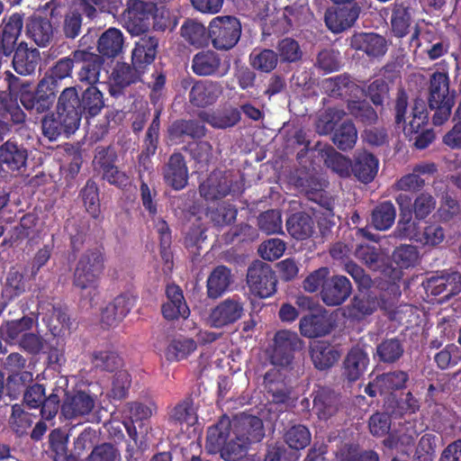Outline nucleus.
<instances>
[{"label":"nucleus","mask_w":461,"mask_h":461,"mask_svg":"<svg viewBox=\"0 0 461 461\" xmlns=\"http://www.w3.org/2000/svg\"><path fill=\"white\" fill-rule=\"evenodd\" d=\"M378 159L370 152L362 151L355 156L351 173L362 183L373 181L378 171Z\"/></svg>","instance_id":"34"},{"label":"nucleus","mask_w":461,"mask_h":461,"mask_svg":"<svg viewBox=\"0 0 461 461\" xmlns=\"http://www.w3.org/2000/svg\"><path fill=\"white\" fill-rule=\"evenodd\" d=\"M360 13V7L354 3L349 6H334L328 8L324 14V22L333 33H339L350 28Z\"/></svg>","instance_id":"19"},{"label":"nucleus","mask_w":461,"mask_h":461,"mask_svg":"<svg viewBox=\"0 0 461 461\" xmlns=\"http://www.w3.org/2000/svg\"><path fill=\"white\" fill-rule=\"evenodd\" d=\"M72 57H74L76 64L81 65L77 73L78 81L88 86H95L99 82L101 70L104 67V59L103 57L85 50L73 51Z\"/></svg>","instance_id":"13"},{"label":"nucleus","mask_w":461,"mask_h":461,"mask_svg":"<svg viewBox=\"0 0 461 461\" xmlns=\"http://www.w3.org/2000/svg\"><path fill=\"white\" fill-rule=\"evenodd\" d=\"M158 47V40L155 36H143L135 42L131 51V64L144 74L154 62Z\"/></svg>","instance_id":"22"},{"label":"nucleus","mask_w":461,"mask_h":461,"mask_svg":"<svg viewBox=\"0 0 461 461\" xmlns=\"http://www.w3.org/2000/svg\"><path fill=\"white\" fill-rule=\"evenodd\" d=\"M155 5L141 0H128L127 8L122 14L124 27L132 35H140L149 28V20Z\"/></svg>","instance_id":"8"},{"label":"nucleus","mask_w":461,"mask_h":461,"mask_svg":"<svg viewBox=\"0 0 461 461\" xmlns=\"http://www.w3.org/2000/svg\"><path fill=\"white\" fill-rule=\"evenodd\" d=\"M4 80L9 95L19 99L23 106L30 113H43L53 105L57 92L47 80H40L34 88L32 82L22 79L10 71L4 73Z\"/></svg>","instance_id":"1"},{"label":"nucleus","mask_w":461,"mask_h":461,"mask_svg":"<svg viewBox=\"0 0 461 461\" xmlns=\"http://www.w3.org/2000/svg\"><path fill=\"white\" fill-rule=\"evenodd\" d=\"M285 442L294 450L305 448L311 443V433L304 425H294L284 435Z\"/></svg>","instance_id":"64"},{"label":"nucleus","mask_w":461,"mask_h":461,"mask_svg":"<svg viewBox=\"0 0 461 461\" xmlns=\"http://www.w3.org/2000/svg\"><path fill=\"white\" fill-rule=\"evenodd\" d=\"M192 71L198 77H221L229 71L221 56L212 50H203L193 56Z\"/></svg>","instance_id":"15"},{"label":"nucleus","mask_w":461,"mask_h":461,"mask_svg":"<svg viewBox=\"0 0 461 461\" xmlns=\"http://www.w3.org/2000/svg\"><path fill=\"white\" fill-rule=\"evenodd\" d=\"M26 33L40 47H46L53 38L50 21L41 16H32L26 23Z\"/></svg>","instance_id":"38"},{"label":"nucleus","mask_w":461,"mask_h":461,"mask_svg":"<svg viewBox=\"0 0 461 461\" xmlns=\"http://www.w3.org/2000/svg\"><path fill=\"white\" fill-rule=\"evenodd\" d=\"M244 315V303L235 294L219 303L209 315L210 325L221 329L237 322Z\"/></svg>","instance_id":"11"},{"label":"nucleus","mask_w":461,"mask_h":461,"mask_svg":"<svg viewBox=\"0 0 461 461\" xmlns=\"http://www.w3.org/2000/svg\"><path fill=\"white\" fill-rule=\"evenodd\" d=\"M346 113L338 107H329L321 113L315 123L316 131L320 135H328L336 130L337 123L343 119Z\"/></svg>","instance_id":"58"},{"label":"nucleus","mask_w":461,"mask_h":461,"mask_svg":"<svg viewBox=\"0 0 461 461\" xmlns=\"http://www.w3.org/2000/svg\"><path fill=\"white\" fill-rule=\"evenodd\" d=\"M357 85L348 74L344 73L324 78L321 81L323 92L333 98H345L356 88Z\"/></svg>","instance_id":"41"},{"label":"nucleus","mask_w":461,"mask_h":461,"mask_svg":"<svg viewBox=\"0 0 461 461\" xmlns=\"http://www.w3.org/2000/svg\"><path fill=\"white\" fill-rule=\"evenodd\" d=\"M137 296L130 293H122L117 295L113 302L108 303L102 311L101 321L106 327L116 326L131 312L136 304Z\"/></svg>","instance_id":"21"},{"label":"nucleus","mask_w":461,"mask_h":461,"mask_svg":"<svg viewBox=\"0 0 461 461\" xmlns=\"http://www.w3.org/2000/svg\"><path fill=\"white\" fill-rule=\"evenodd\" d=\"M396 210L391 201L378 203L372 211L371 223L377 230H387L394 223Z\"/></svg>","instance_id":"49"},{"label":"nucleus","mask_w":461,"mask_h":461,"mask_svg":"<svg viewBox=\"0 0 461 461\" xmlns=\"http://www.w3.org/2000/svg\"><path fill=\"white\" fill-rule=\"evenodd\" d=\"M181 36L190 45L202 48L208 44V28L194 20L185 21L180 29Z\"/></svg>","instance_id":"50"},{"label":"nucleus","mask_w":461,"mask_h":461,"mask_svg":"<svg viewBox=\"0 0 461 461\" xmlns=\"http://www.w3.org/2000/svg\"><path fill=\"white\" fill-rule=\"evenodd\" d=\"M184 150L189 154L199 169H207L214 158L212 145L202 139L188 142Z\"/></svg>","instance_id":"46"},{"label":"nucleus","mask_w":461,"mask_h":461,"mask_svg":"<svg viewBox=\"0 0 461 461\" xmlns=\"http://www.w3.org/2000/svg\"><path fill=\"white\" fill-rule=\"evenodd\" d=\"M143 75L132 64L126 62H117L113 68L110 80V94L116 95L122 93V90L138 82H144Z\"/></svg>","instance_id":"27"},{"label":"nucleus","mask_w":461,"mask_h":461,"mask_svg":"<svg viewBox=\"0 0 461 461\" xmlns=\"http://www.w3.org/2000/svg\"><path fill=\"white\" fill-rule=\"evenodd\" d=\"M392 258L400 268L408 269L419 263L420 253L415 246L402 244L394 249Z\"/></svg>","instance_id":"61"},{"label":"nucleus","mask_w":461,"mask_h":461,"mask_svg":"<svg viewBox=\"0 0 461 461\" xmlns=\"http://www.w3.org/2000/svg\"><path fill=\"white\" fill-rule=\"evenodd\" d=\"M231 283V271L225 266L216 267L207 279L209 298L217 299L224 294Z\"/></svg>","instance_id":"45"},{"label":"nucleus","mask_w":461,"mask_h":461,"mask_svg":"<svg viewBox=\"0 0 461 461\" xmlns=\"http://www.w3.org/2000/svg\"><path fill=\"white\" fill-rule=\"evenodd\" d=\"M303 343L296 332L287 330H278L274 337L272 364L279 366L291 365L294 352L302 348Z\"/></svg>","instance_id":"10"},{"label":"nucleus","mask_w":461,"mask_h":461,"mask_svg":"<svg viewBox=\"0 0 461 461\" xmlns=\"http://www.w3.org/2000/svg\"><path fill=\"white\" fill-rule=\"evenodd\" d=\"M420 408L419 400L414 397L412 393L408 392L404 397L396 399L393 404L388 406L391 416L394 418H402L405 415L416 413Z\"/></svg>","instance_id":"62"},{"label":"nucleus","mask_w":461,"mask_h":461,"mask_svg":"<svg viewBox=\"0 0 461 461\" xmlns=\"http://www.w3.org/2000/svg\"><path fill=\"white\" fill-rule=\"evenodd\" d=\"M310 355L314 367L326 371L339 360L341 351L328 341L318 340L311 346Z\"/></svg>","instance_id":"29"},{"label":"nucleus","mask_w":461,"mask_h":461,"mask_svg":"<svg viewBox=\"0 0 461 461\" xmlns=\"http://www.w3.org/2000/svg\"><path fill=\"white\" fill-rule=\"evenodd\" d=\"M58 384L49 396H46L45 387L38 383L29 385L23 392V403L30 409L41 408V418L45 420H52L59 410V402L62 394L65 393L64 385Z\"/></svg>","instance_id":"5"},{"label":"nucleus","mask_w":461,"mask_h":461,"mask_svg":"<svg viewBox=\"0 0 461 461\" xmlns=\"http://www.w3.org/2000/svg\"><path fill=\"white\" fill-rule=\"evenodd\" d=\"M167 301L161 306L163 317L167 321L177 320L180 317L187 319L190 310L185 300L183 291L177 285L171 284L166 287Z\"/></svg>","instance_id":"25"},{"label":"nucleus","mask_w":461,"mask_h":461,"mask_svg":"<svg viewBox=\"0 0 461 461\" xmlns=\"http://www.w3.org/2000/svg\"><path fill=\"white\" fill-rule=\"evenodd\" d=\"M28 150L16 140H8L0 146V167L5 172H21L27 166Z\"/></svg>","instance_id":"18"},{"label":"nucleus","mask_w":461,"mask_h":461,"mask_svg":"<svg viewBox=\"0 0 461 461\" xmlns=\"http://www.w3.org/2000/svg\"><path fill=\"white\" fill-rule=\"evenodd\" d=\"M56 109L80 124L82 118L81 102L75 86L63 89L58 98Z\"/></svg>","instance_id":"40"},{"label":"nucleus","mask_w":461,"mask_h":461,"mask_svg":"<svg viewBox=\"0 0 461 461\" xmlns=\"http://www.w3.org/2000/svg\"><path fill=\"white\" fill-rule=\"evenodd\" d=\"M124 37L121 30L110 27L105 30L97 41L96 49L98 55L107 59L118 57L123 48Z\"/></svg>","instance_id":"32"},{"label":"nucleus","mask_w":461,"mask_h":461,"mask_svg":"<svg viewBox=\"0 0 461 461\" xmlns=\"http://www.w3.org/2000/svg\"><path fill=\"white\" fill-rule=\"evenodd\" d=\"M336 327L335 320L326 311L303 316L299 330L304 338L316 339L329 335Z\"/></svg>","instance_id":"17"},{"label":"nucleus","mask_w":461,"mask_h":461,"mask_svg":"<svg viewBox=\"0 0 461 461\" xmlns=\"http://www.w3.org/2000/svg\"><path fill=\"white\" fill-rule=\"evenodd\" d=\"M59 404L60 415L66 420H73L89 414L95 406L96 397L90 392L77 390L69 393L65 390Z\"/></svg>","instance_id":"12"},{"label":"nucleus","mask_w":461,"mask_h":461,"mask_svg":"<svg viewBox=\"0 0 461 461\" xmlns=\"http://www.w3.org/2000/svg\"><path fill=\"white\" fill-rule=\"evenodd\" d=\"M249 60L253 69L263 73H270L277 66L278 55L270 49L254 50L249 54Z\"/></svg>","instance_id":"54"},{"label":"nucleus","mask_w":461,"mask_h":461,"mask_svg":"<svg viewBox=\"0 0 461 461\" xmlns=\"http://www.w3.org/2000/svg\"><path fill=\"white\" fill-rule=\"evenodd\" d=\"M357 140V131L351 121L343 122L333 132L332 141L340 150L352 149Z\"/></svg>","instance_id":"53"},{"label":"nucleus","mask_w":461,"mask_h":461,"mask_svg":"<svg viewBox=\"0 0 461 461\" xmlns=\"http://www.w3.org/2000/svg\"><path fill=\"white\" fill-rule=\"evenodd\" d=\"M378 302L376 295L370 291H358L352 298L348 306V312L350 318L362 320L367 315H371L377 309Z\"/></svg>","instance_id":"35"},{"label":"nucleus","mask_w":461,"mask_h":461,"mask_svg":"<svg viewBox=\"0 0 461 461\" xmlns=\"http://www.w3.org/2000/svg\"><path fill=\"white\" fill-rule=\"evenodd\" d=\"M82 116L92 118L99 114L104 106L103 93L95 86H87L80 97Z\"/></svg>","instance_id":"48"},{"label":"nucleus","mask_w":461,"mask_h":461,"mask_svg":"<svg viewBox=\"0 0 461 461\" xmlns=\"http://www.w3.org/2000/svg\"><path fill=\"white\" fill-rule=\"evenodd\" d=\"M33 323L34 320L29 316L5 321L0 326V335L6 343L17 345L23 334L32 329Z\"/></svg>","instance_id":"39"},{"label":"nucleus","mask_w":461,"mask_h":461,"mask_svg":"<svg viewBox=\"0 0 461 461\" xmlns=\"http://www.w3.org/2000/svg\"><path fill=\"white\" fill-rule=\"evenodd\" d=\"M347 107L348 113L365 125H373L378 120L375 110L365 100H349Z\"/></svg>","instance_id":"60"},{"label":"nucleus","mask_w":461,"mask_h":461,"mask_svg":"<svg viewBox=\"0 0 461 461\" xmlns=\"http://www.w3.org/2000/svg\"><path fill=\"white\" fill-rule=\"evenodd\" d=\"M313 411L321 420H328L339 410L340 405L339 394L327 386H318L312 393Z\"/></svg>","instance_id":"28"},{"label":"nucleus","mask_w":461,"mask_h":461,"mask_svg":"<svg viewBox=\"0 0 461 461\" xmlns=\"http://www.w3.org/2000/svg\"><path fill=\"white\" fill-rule=\"evenodd\" d=\"M232 427L233 421L227 415H222L215 425L208 429L206 447L211 452H219L228 441Z\"/></svg>","instance_id":"36"},{"label":"nucleus","mask_w":461,"mask_h":461,"mask_svg":"<svg viewBox=\"0 0 461 461\" xmlns=\"http://www.w3.org/2000/svg\"><path fill=\"white\" fill-rule=\"evenodd\" d=\"M407 107L408 95L404 89H399L393 106L394 122L396 126L403 127V133L406 138H411L413 134L427 129L429 112L425 102L421 99H416L411 109V119L406 124Z\"/></svg>","instance_id":"3"},{"label":"nucleus","mask_w":461,"mask_h":461,"mask_svg":"<svg viewBox=\"0 0 461 461\" xmlns=\"http://www.w3.org/2000/svg\"><path fill=\"white\" fill-rule=\"evenodd\" d=\"M325 166L342 178L351 176L352 161L349 158L337 151L333 147L327 146L321 150Z\"/></svg>","instance_id":"42"},{"label":"nucleus","mask_w":461,"mask_h":461,"mask_svg":"<svg viewBox=\"0 0 461 461\" xmlns=\"http://www.w3.org/2000/svg\"><path fill=\"white\" fill-rule=\"evenodd\" d=\"M233 429L249 445L260 442L265 436L262 420L254 415H243L235 419Z\"/></svg>","instance_id":"30"},{"label":"nucleus","mask_w":461,"mask_h":461,"mask_svg":"<svg viewBox=\"0 0 461 461\" xmlns=\"http://www.w3.org/2000/svg\"><path fill=\"white\" fill-rule=\"evenodd\" d=\"M447 73L435 71L429 76L427 88V101L430 111H433L432 122L436 126L444 124L450 117L455 105V93L449 90Z\"/></svg>","instance_id":"2"},{"label":"nucleus","mask_w":461,"mask_h":461,"mask_svg":"<svg viewBox=\"0 0 461 461\" xmlns=\"http://www.w3.org/2000/svg\"><path fill=\"white\" fill-rule=\"evenodd\" d=\"M222 94L220 83L211 80H196L192 86L188 97L195 107H206L216 102Z\"/></svg>","instance_id":"26"},{"label":"nucleus","mask_w":461,"mask_h":461,"mask_svg":"<svg viewBox=\"0 0 461 461\" xmlns=\"http://www.w3.org/2000/svg\"><path fill=\"white\" fill-rule=\"evenodd\" d=\"M204 122L202 120L195 119L176 120L168 127V136L175 140H181L184 137H188L194 140L203 139L207 133Z\"/></svg>","instance_id":"31"},{"label":"nucleus","mask_w":461,"mask_h":461,"mask_svg":"<svg viewBox=\"0 0 461 461\" xmlns=\"http://www.w3.org/2000/svg\"><path fill=\"white\" fill-rule=\"evenodd\" d=\"M201 196L205 200L214 201L225 197L230 192V185L226 178L209 177L199 186Z\"/></svg>","instance_id":"56"},{"label":"nucleus","mask_w":461,"mask_h":461,"mask_svg":"<svg viewBox=\"0 0 461 461\" xmlns=\"http://www.w3.org/2000/svg\"><path fill=\"white\" fill-rule=\"evenodd\" d=\"M164 183L175 191L183 190L188 184V167L181 152H173L162 167Z\"/></svg>","instance_id":"16"},{"label":"nucleus","mask_w":461,"mask_h":461,"mask_svg":"<svg viewBox=\"0 0 461 461\" xmlns=\"http://www.w3.org/2000/svg\"><path fill=\"white\" fill-rule=\"evenodd\" d=\"M197 348L193 339H173L167 347L165 355L168 361H179L186 358Z\"/></svg>","instance_id":"63"},{"label":"nucleus","mask_w":461,"mask_h":461,"mask_svg":"<svg viewBox=\"0 0 461 461\" xmlns=\"http://www.w3.org/2000/svg\"><path fill=\"white\" fill-rule=\"evenodd\" d=\"M80 124L63 114L59 111L45 114L41 119V131L45 138L50 141L57 140L60 136L68 138Z\"/></svg>","instance_id":"14"},{"label":"nucleus","mask_w":461,"mask_h":461,"mask_svg":"<svg viewBox=\"0 0 461 461\" xmlns=\"http://www.w3.org/2000/svg\"><path fill=\"white\" fill-rule=\"evenodd\" d=\"M104 259L100 249L86 250L76 265L73 285L81 290L95 286L104 273Z\"/></svg>","instance_id":"6"},{"label":"nucleus","mask_w":461,"mask_h":461,"mask_svg":"<svg viewBox=\"0 0 461 461\" xmlns=\"http://www.w3.org/2000/svg\"><path fill=\"white\" fill-rule=\"evenodd\" d=\"M197 420L192 395L185 396L168 411V422L174 425H194Z\"/></svg>","instance_id":"44"},{"label":"nucleus","mask_w":461,"mask_h":461,"mask_svg":"<svg viewBox=\"0 0 461 461\" xmlns=\"http://www.w3.org/2000/svg\"><path fill=\"white\" fill-rule=\"evenodd\" d=\"M75 63L76 60H74L72 53L69 57L59 59L45 74L41 80H47L50 87L58 93L60 81L71 76Z\"/></svg>","instance_id":"47"},{"label":"nucleus","mask_w":461,"mask_h":461,"mask_svg":"<svg viewBox=\"0 0 461 461\" xmlns=\"http://www.w3.org/2000/svg\"><path fill=\"white\" fill-rule=\"evenodd\" d=\"M368 365L369 357L366 350L359 346H354L343 360L342 376L349 383L357 382L366 373Z\"/></svg>","instance_id":"23"},{"label":"nucleus","mask_w":461,"mask_h":461,"mask_svg":"<svg viewBox=\"0 0 461 461\" xmlns=\"http://www.w3.org/2000/svg\"><path fill=\"white\" fill-rule=\"evenodd\" d=\"M287 232L297 240H304L312 237L314 232V221L305 212H297L291 214L286 221Z\"/></svg>","instance_id":"37"},{"label":"nucleus","mask_w":461,"mask_h":461,"mask_svg":"<svg viewBox=\"0 0 461 461\" xmlns=\"http://www.w3.org/2000/svg\"><path fill=\"white\" fill-rule=\"evenodd\" d=\"M117 160L118 155L113 146H97L95 149L92 164L94 170L102 175L104 172L113 169Z\"/></svg>","instance_id":"57"},{"label":"nucleus","mask_w":461,"mask_h":461,"mask_svg":"<svg viewBox=\"0 0 461 461\" xmlns=\"http://www.w3.org/2000/svg\"><path fill=\"white\" fill-rule=\"evenodd\" d=\"M79 195L82 198L86 212L94 219H98L101 210L97 184L93 179H88L81 189Z\"/></svg>","instance_id":"59"},{"label":"nucleus","mask_w":461,"mask_h":461,"mask_svg":"<svg viewBox=\"0 0 461 461\" xmlns=\"http://www.w3.org/2000/svg\"><path fill=\"white\" fill-rule=\"evenodd\" d=\"M241 32V23L233 15L216 16L208 25V37L212 46L220 51L233 49L240 39Z\"/></svg>","instance_id":"4"},{"label":"nucleus","mask_w":461,"mask_h":461,"mask_svg":"<svg viewBox=\"0 0 461 461\" xmlns=\"http://www.w3.org/2000/svg\"><path fill=\"white\" fill-rule=\"evenodd\" d=\"M411 23V8L408 3L395 1L392 5L391 26L393 35L403 38L409 33Z\"/></svg>","instance_id":"43"},{"label":"nucleus","mask_w":461,"mask_h":461,"mask_svg":"<svg viewBox=\"0 0 461 461\" xmlns=\"http://www.w3.org/2000/svg\"><path fill=\"white\" fill-rule=\"evenodd\" d=\"M247 283L252 294L268 298L276 292L277 279L271 267L262 261L253 262L248 269Z\"/></svg>","instance_id":"7"},{"label":"nucleus","mask_w":461,"mask_h":461,"mask_svg":"<svg viewBox=\"0 0 461 461\" xmlns=\"http://www.w3.org/2000/svg\"><path fill=\"white\" fill-rule=\"evenodd\" d=\"M198 117L215 129H227L235 126L240 121V113L233 109L222 113H210L200 112Z\"/></svg>","instance_id":"55"},{"label":"nucleus","mask_w":461,"mask_h":461,"mask_svg":"<svg viewBox=\"0 0 461 461\" xmlns=\"http://www.w3.org/2000/svg\"><path fill=\"white\" fill-rule=\"evenodd\" d=\"M349 45L351 49L364 52L370 59H379L388 50L385 38L375 32H355Z\"/></svg>","instance_id":"20"},{"label":"nucleus","mask_w":461,"mask_h":461,"mask_svg":"<svg viewBox=\"0 0 461 461\" xmlns=\"http://www.w3.org/2000/svg\"><path fill=\"white\" fill-rule=\"evenodd\" d=\"M13 67L22 76L34 73L41 59L37 49H28L26 44L21 42L14 50Z\"/></svg>","instance_id":"33"},{"label":"nucleus","mask_w":461,"mask_h":461,"mask_svg":"<svg viewBox=\"0 0 461 461\" xmlns=\"http://www.w3.org/2000/svg\"><path fill=\"white\" fill-rule=\"evenodd\" d=\"M428 295L436 297L442 303L461 292V274L455 271L441 276H432L423 282Z\"/></svg>","instance_id":"9"},{"label":"nucleus","mask_w":461,"mask_h":461,"mask_svg":"<svg viewBox=\"0 0 461 461\" xmlns=\"http://www.w3.org/2000/svg\"><path fill=\"white\" fill-rule=\"evenodd\" d=\"M377 377L384 395H393L394 392L404 389L410 380L409 374L402 370L383 373L378 375Z\"/></svg>","instance_id":"51"},{"label":"nucleus","mask_w":461,"mask_h":461,"mask_svg":"<svg viewBox=\"0 0 461 461\" xmlns=\"http://www.w3.org/2000/svg\"><path fill=\"white\" fill-rule=\"evenodd\" d=\"M404 353V346L397 338L385 339L376 347L379 362L384 364L396 363Z\"/></svg>","instance_id":"52"},{"label":"nucleus","mask_w":461,"mask_h":461,"mask_svg":"<svg viewBox=\"0 0 461 461\" xmlns=\"http://www.w3.org/2000/svg\"><path fill=\"white\" fill-rule=\"evenodd\" d=\"M351 292L352 285L348 278L344 276H333L323 283L321 295L326 305L338 306L349 297Z\"/></svg>","instance_id":"24"}]
</instances>
